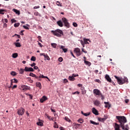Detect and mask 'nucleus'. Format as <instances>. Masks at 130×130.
I'll return each mask as SVG.
<instances>
[{
    "instance_id": "obj_61",
    "label": "nucleus",
    "mask_w": 130,
    "mask_h": 130,
    "mask_svg": "<svg viewBox=\"0 0 130 130\" xmlns=\"http://www.w3.org/2000/svg\"><path fill=\"white\" fill-rule=\"evenodd\" d=\"M81 43L83 47H85V44H84V42L82 41H81Z\"/></svg>"
},
{
    "instance_id": "obj_18",
    "label": "nucleus",
    "mask_w": 130,
    "mask_h": 130,
    "mask_svg": "<svg viewBox=\"0 0 130 130\" xmlns=\"http://www.w3.org/2000/svg\"><path fill=\"white\" fill-rule=\"evenodd\" d=\"M81 90L82 94L83 95H85V94H86L87 92V91L85 89V87H81Z\"/></svg>"
},
{
    "instance_id": "obj_53",
    "label": "nucleus",
    "mask_w": 130,
    "mask_h": 130,
    "mask_svg": "<svg viewBox=\"0 0 130 130\" xmlns=\"http://www.w3.org/2000/svg\"><path fill=\"white\" fill-rule=\"evenodd\" d=\"M72 76L74 77V78H76V77H79V74H72Z\"/></svg>"
},
{
    "instance_id": "obj_40",
    "label": "nucleus",
    "mask_w": 130,
    "mask_h": 130,
    "mask_svg": "<svg viewBox=\"0 0 130 130\" xmlns=\"http://www.w3.org/2000/svg\"><path fill=\"white\" fill-rule=\"evenodd\" d=\"M30 60H31V61H36V57L32 56L30 58Z\"/></svg>"
},
{
    "instance_id": "obj_27",
    "label": "nucleus",
    "mask_w": 130,
    "mask_h": 130,
    "mask_svg": "<svg viewBox=\"0 0 130 130\" xmlns=\"http://www.w3.org/2000/svg\"><path fill=\"white\" fill-rule=\"evenodd\" d=\"M25 71V69H23L22 68L20 69V70H19V74L20 75H22V74H24V72Z\"/></svg>"
},
{
    "instance_id": "obj_6",
    "label": "nucleus",
    "mask_w": 130,
    "mask_h": 130,
    "mask_svg": "<svg viewBox=\"0 0 130 130\" xmlns=\"http://www.w3.org/2000/svg\"><path fill=\"white\" fill-rule=\"evenodd\" d=\"M24 113H25V109L21 108L18 109L17 114L18 115H24Z\"/></svg>"
},
{
    "instance_id": "obj_42",
    "label": "nucleus",
    "mask_w": 130,
    "mask_h": 130,
    "mask_svg": "<svg viewBox=\"0 0 130 130\" xmlns=\"http://www.w3.org/2000/svg\"><path fill=\"white\" fill-rule=\"evenodd\" d=\"M34 15L35 16H39V17H41V15H40V14H39L38 12H35Z\"/></svg>"
},
{
    "instance_id": "obj_57",
    "label": "nucleus",
    "mask_w": 130,
    "mask_h": 130,
    "mask_svg": "<svg viewBox=\"0 0 130 130\" xmlns=\"http://www.w3.org/2000/svg\"><path fill=\"white\" fill-rule=\"evenodd\" d=\"M36 66V63L33 62V63L30 64V67H35Z\"/></svg>"
},
{
    "instance_id": "obj_47",
    "label": "nucleus",
    "mask_w": 130,
    "mask_h": 130,
    "mask_svg": "<svg viewBox=\"0 0 130 130\" xmlns=\"http://www.w3.org/2000/svg\"><path fill=\"white\" fill-rule=\"evenodd\" d=\"M94 82H96V83H99V84H101V81L99 79H95Z\"/></svg>"
},
{
    "instance_id": "obj_30",
    "label": "nucleus",
    "mask_w": 130,
    "mask_h": 130,
    "mask_svg": "<svg viewBox=\"0 0 130 130\" xmlns=\"http://www.w3.org/2000/svg\"><path fill=\"white\" fill-rule=\"evenodd\" d=\"M44 56L45 58L47 59V60H50V58H49V56L47 54H45V55Z\"/></svg>"
},
{
    "instance_id": "obj_23",
    "label": "nucleus",
    "mask_w": 130,
    "mask_h": 130,
    "mask_svg": "<svg viewBox=\"0 0 130 130\" xmlns=\"http://www.w3.org/2000/svg\"><path fill=\"white\" fill-rule=\"evenodd\" d=\"M84 63L86 65V66H88V67H90L91 64H92L90 61H86V60H84Z\"/></svg>"
},
{
    "instance_id": "obj_12",
    "label": "nucleus",
    "mask_w": 130,
    "mask_h": 130,
    "mask_svg": "<svg viewBox=\"0 0 130 130\" xmlns=\"http://www.w3.org/2000/svg\"><path fill=\"white\" fill-rule=\"evenodd\" d=\"M92 110L93 114H95V115H99V113L98 112V111L96 109H95V108H93L92 109Z\"/></svg>"
},
{
    "instance_id": "obj_44",
    "label": "nucleus",
    "mask_w": 130,
    "mask_h": 130,
    "mask_svg": "<svg viewBox=\"0 0 130 130\" xmlns=\"http://www.w3.org/2000/svg\"><path fill=\"white\" fill-rule=\"evenodd\" d=\"M51 46H52V47H53V48H56V44L55 43H52L51 44Z\"/></svg>"
},
{
    "instance_id": "obj_19",
    "label": "nucleus",
    "mask_w": 130,
    "mask_h": 130,
    "mask_svg": "<svg viewBox=\"0 0 130 130\" xmlns=\"http://www.w3.org/2000/svg\"><path fill=\"white\" fill-rule=\"evenodd\" d=\"M73 124H74V128H75V129L79 128V127L81 125L80 124L76 123H74Z\"/></svg>"
},
{
    "instance_id": "obj_52",
    "label": "nucleus",
    "mask_w": 130,
    "mask_h": 130,
    "mask_svg": "<svg viewBox=\"0 0 130 130\" xmlns=\"http://www.w3.org/2000/svg\"><path fill=\"white\" fill-rule=\"evenodd\" d=\"M38 40H39V41H40V42H42V40H41V37L39 36L38 37Z\"/></svg>"
},
{
    "instance_id": "obj_43",
    "label": "nucleus",
    "mask_w": 130,
    "mask_h": 130,
    "mask_svg": "<svg viewBox=\"0 0 130 130\" xmlns=\"http://www.w3.org/2000/svg\"><path fill=\"white\" fill-rule=\"evenodd\" d=\"M13 83H14V80H11V85L8 86V88H12V86H13Z\"/></svg>"
},
{
    "instance_id": "obj_56",
    "label": "nucleus",
    "mask_w": 130,
    "mask_h": 130,
    "mask_svg": "<svg viewBox=\"0 0 130 130\" xmlns=\"http://www.w3.org/2000/svg\"><path fill=\"white\" fill-rule=\"evenodd\" d=\"M23 28H24L25 29H26L27 30H29V27H28V26H26V25H23Z\"/></svg>"
},
{
    "instance_id": "obj_49",
    "label": "nucleus",
    "mask_w": 130,
    "mask_h": 130,
    "mask_svg": "<svg viewBox=\"0 0 130 130\" xmlns=\"http://www.w3.org/2000/svg\"><path fill=\"white\" fill-rule=\"evenodd\" d=\"M72 94L73 95H75V94H78V95H79V94H80V92H79L78 91H77L74 92H73Z\"/></svg>"
},
{
    "instance_id": "obj_1",
    "label": "nucleus",
    "mask_w": 130,
    "mask_h": 130,
    "mask_svg": "<svg viewBox=\"0 0 130 130\" xmlns=\"http://www.w3.org/2000/svg\"><path fill=\"white\" fill-rule=\"evenodd\" d=\"M51 32L52 33L53 35L57 36V37H61V36L63 35V31L59 29H57L55 30H51Z\"/></svg>"
},
{
    "instance_id": "obj_63",
    "label": "nucleus",
    "mask_w": 130,
    "mask_h": 130,
    "mask_svg": "<svg viewBox=\"0 0 130 130\" xmlns=\"http://www.w3.org/2000/svg\"><path fill=\"white\" fill-rule=\"evenodd\" d=\"M77 86H78V87H81V88H82V87H83V84H78L77 85Z\"/></svg>"
},
{
    "instance_id": "obj_33",
    "label": "nucleus",
    "mask_w": 130,
    "mask_h": 130,
    "mask_svg": "<svg viewBox=\"0 0 130 130\" xmlns=\"http://www.w3.org/2000/svg\"><path fill=\"white\" fill-rule=\"evenodd\" d=\"M81 113L82 114H83V115H84V116H89V115H90V113H84L83 112V111H81Z\"/></svg>"
},
{
    "instance_id": "obj_38",
    "label": "nucleus",
    "mask_w": 130,
    "mask_h": 130,
    "mask_svg": "<svg viewBox=\"0 0 130 130\" xmlns=\"http://www.w3.org/2000/svg\"><path fill=\"white\" fill-rule=\"evenodd\" d=\"M37 124L38 125H39L40 126H43V123H42V122H40V121L38 122L37 123Z\"/></svg>"
},
{
    "instance_id": "obj_48",
    "label": "nucleus",
    "mask_w": 130,
    "mask_h": 130,
    "mask_svg": "<svg viewBox=\"0 0 130 130\" xmlns=\"http://www.w3.org/2000/svg\"><path fill=\"white\" fill-rule=\"evenodd\" d=\"M62 60H63V59L62 58V57H60L58 58V61H59L60 62H61V61H62Z\"/></svg>"
},
{
    "instance_id": "obj_50",
    "label": "nucleus",
    "mask_w": 130,
    "mask_h": 130,
    "mask_svg": "<svg viewBox=\"0 0 130 130\" xmlns=\"http://www.w3.org/2000/svg\"><path fill=\"white\" fill-rule=\"evenodd\" d=\"M104 104H105L106 105H108L109 107H110V104H109V102H104Z\"/></svg>"
},
{
    "instance_id": "obj_46",
    "label": "nucleus",
    "mask_w": 130,
    "mask_h": 130,
    "mask_svg": "<svg viewBox=\"0 0 130 130\" xmlns=\"http://www.w3.org/2000/svg\"><path fill=\"white\" fill-rule=\"evenodd\" d=\"M11 75L12 76H16V75H17V74H16V72L15 71H12L11 73Z\"/></svg>"
},
{
    "instance_id": "obj_14",
    "label": "nucleus",
    "mask_w": 130,
    "mask_h": 130,
    "mask_svg": "<svg viewBox=\"0 0 130 130\" xmlns=\"http://www.w3.org/2000/svg\"><path fill=\"white\" fill-rule=\"evenodd\" d=\"M115 130H121L120 129V125H118V124L115 123L114 126Z\"/></svg>"
},
{
    "instance_id": "obj_51",
    "label": "nucleus",
    "mask_w": 130,
    "mask_h": 130,
    "mask_svg": "<svg viewBox=\"0 0 130 130\" xmlns=\"http://www.w3.org/2000/svg\"><path fill=\"white\" fill-rule=\"evenodd\" d=\"M73 25L74 27H78V24H77V23H76V22H73Z\"/></svg>"
},
{
    "instance_id": "obj_32",
    "label": "nucleus",
    "mask_w": 130,
    "mask_h": 130,
    "mask_svg": "<svg viewBox=\"0 0 130 130\" xmlns=\"http://www.w3.org/2000/svg\"><path fill=\"white\" fill-rule=\"evenodd\" d=\"M65 120H66V121H68V122H72V120H71V119H70V118H69V117L66 116L65 118H64Z\"/></svg>"
},
{
    "instance_id": "obj_21",
    "label": "nucleus",
    "mask_w": 130,
    "mask_h": 130,
    "mask_svg": "<svg viewBox=\"0 0 130 130\" xmlns=\"http://www.w3.org/2000/svg\"><path fill=\"white\" fill-rule=\"evenodd\" d=\"M93 104L94 105H95V106H99V105H100V101L98 100H95L93 102Z\"/></svg>"
},
{
    "instance_id": "obj_54",
    "label": "nucleus",
    "mask_w": 130,
    "mask_h": 130,
    "mask_svg": "<svg viewBox=\"0 0 130 130\" xmlns=\"http://www.w3.org/2000/svg\"><path fill=\"white\" fill-rule=\"evenodd\" d=\"M11 80H13V83H18V80L15 78Z\"/></svg>"
},
{
    "instance_id": "obj_45",
    "label": "nucleus",
    "mask_w": 130,
    "mask_h": 130,
    "mask_svg": "<svg viewBox=\"0 0 130 130\" xmlns=\"http://www.w3.org/2000/svg\"><path fill=\"white\" fill-rule=\"evenodd\" d=\"M20 26V23H16L14 24V27L17 28V27H19Z\"/></svg>"
},
{
    "instance_id": "obj_5",
    "label": "nucleus",
    "mask_w": 130,
    "mask_h": 130,
    "mask_svg": "<svg viewBox=\"0 0 130 130\" xmlns=\"http://www.w3.org/2000/svg\"><path fill=\"white\" fill-rule=\"evenodd\" d=\"M20 89L22 91H27V90H30V86H28L25 85H21Z\"/></svg>"
},
{
    "instance_id": "obj_20",
    "label": "nucleus",
    "mask_w": 130,
    "mask_h": 130,
    "mask_svg": "<svg viewBox=\"0 0 130 130\" xmlns=\"http://www.w3.org/2000/svg\"><path fill=\"white\" fill-rule=\"evenodd\" d=\"M45 117H47V119H49V120H53V118H51V116H49V115L48 114L46 113L45 114Z\"/></svg>"
},
{
    "instance_id": "obj_31",
    "label": "nucleus",
    "mask_w": 130,
    "mask_h": 130,
    "mask_svg": "<svg viewBox=\"0 0 130 130\" xmlns=\"http://www.w3.org/2000/svg\"><path fill=\"white\" fill-rule=\"evenodd\" d=\"M18 56V53H14L12 54V57L13 58H17V57Z\"/></svg>"
},
{
    "instance_id": "obj_39",
    "label": "nucleus",
    "mask_w": 130,
    "mask_h": 130,
    "mask_svg": "<svg viewBox=\"0 0 130 130\" xmlns=\"http://www.w3.org/2000/svg\"><path fill=\"white\" fill-rule=\"evenodd\" d=\"M123 82H124V83H128V79H127V78L126 77H124Z\"/></svg>"
},
{
    "instance_id": "obj_8",
    "label": "nucleus",
    "mask_w": 130,
    "mask_h": 130,
    "mask_svg": "<svg viewBox=\"0 0 130 130\" xmlns=\"http://www.w3.org/2000/svg\"><path fill=\"white\" fill-rule=\"evenodd\" d=\"M74 51L75 52V53H76L77 56H80V55H82L81 53V49H80L79 48H75Z\"/></svg>"
},
{
    "instance_id": "obj_25",
    "label": "nucleus",
    "mask_w": 130,
    "mask_h": 130,
    "mask_svg": "<svg viewBox=\"0 0 130 130\" xmlns=\"http://www.w3.org/2000/svg\"><path fill=\"white\" fill-rule=\"evenodd\" d=\"M69 80L70 81H75V80H76V78H75L74 77V76L72 75V76H69Z\"/></svg>"
},
{
    "instance_id": "obj_26",
    "label": "nucleus",
    "mask_w": 130,
    "mask_h": 130,
    "mask_svg": "<svg viewBox=\"0 0 130 130\" xmlns=\"http://www.w3.org/2000/svg\"><path fill=\"white\" fill-rule=\"evenodd\" d=\"M13 12H14V13H16L17 15H20V11L17 9H13Z\"/></svg>"
},
{
    "instance_id": "obj_62",
    "label": "nucleus",
    "mask_w": 130,
    "mask_h": 130,
    "mask_svg": "<svg viewBox=\"0 0 130 130\" xmlns=\"http://www.w3.org/2000/svg\"><path fill=\"white\" fill-rule=\"evenodd\" d=\"M24 30H21L20 31V35H22L23 36V35H24V33H23L24 32Z\"/></svg>"
},
{
    "instance_id": "obj_28",
    "label": "nucleus",
    "mask_w": 130,
    "mask_h": 130,
    "mask_svg": "<svg viewBox=\"0 0 130 130\" xmlns=\"http://www.w3.org/2000/svg\"><path fill=\"white\" fill-rule=\"evenodd\" d=\"M90 123L92 124H94L95 125H99V123H97L96 122L93 121V120H90Z\"/></svg>"
},
{
    "instance_id": "obj_24",
    "label": "nucleus",
    "mask_w": 130,
    "mask_h": 130,
    "mask_svg": "<svg viewBox=\"0 0 130 130\" xmlns=\"http://www.w3.org/2000/svg\"><path fill=\"white\" fill-rule=\"evenodd\" d=\"M60 48V49H62L63 52H67L68 51V49L64 48V46H61Z\"/></svg>"
},
{
    "instance_id": "obj_59",
    "label": "nucleus",
    "mask_w": 130,
    "mask_h": 130,
    "mask_svg": "<svg viewBox=\"0 0 130 130\" xmlns=\"http://www.w3.org/2000/svg\"><path fill=\"white\" fill-rule=\"evenodd\" d=\"M17 87H18V86H17V85H14L12 87V89H16V88H17Z\"/></svg>"
},
{
    "instance_id": "obj_22",
    "label": "nucleus",
    "mask_w": 130,
    "mask_h": 130,
    "mask_svg": "<svg viewBox=\"0 0 130 130\" xmlns=\"http://www.w3.org/2000/svg\"><path fill=\"white\" fill-rule=\"evenodd\" d=\"M29 76L30 77H32V78H35L36 79H38V76H36V75H35L32 73H30L29 74Z\"/></svg>"
},
{
    "instance_id": "obj_10",
    "label": "nucleus",
    "mask_w": 130,
    "mask_h": 130,
    "mask_svg": "<svg viewBox=\"0 0 130 130\" xmlns=\"http://www.w3.org/2000/svg\"><path fill=\"white\" fill-rule=\"evenodd\" d=\"M24 71L25 72H34V69H33V68H32L31 67H25V69H24Z\"/></svg>"
},
{
    "instance_id": "obj_36",
    "label": "nucleus",
    "mask_w": 130,
    "mask_h": 130,
    "mask_svg": "<svg viewBox=\"0 0 130 130\" xmlns=\"http://www.w3.org/2000/svg\"><path fill=\"white\" fill-rule=\"evenodd\" d=\"M36 86L37 87H39L40 89L41 88V83L40 82H37L36 83Z\"/></svg>"
},
{
    "instance_id": "obj_37",
    "label": "nucleus",
    "mask_w": 130,
    "mask_h": 130,
    "mask_svg": "<svg viewBox=\"0 0 130 130\" xmlns=\"http://www.w3.org/2000/svg\"><path fill=\"white\" fill-rule=\"evenodd\" d=\"M78 122H79V123H83L84 122V120L82 118H80L77 120Z\"/></svg>"
},
{
    "instance_id": "obj_15",
    "label": "nucleus",
    "mask_w": 130,
    "mask_h": 130,
    "mask_svg": "<svg viewBox=\"0 0 130 130\" xmlns=\"http://www.w3.org/2000/svg\"><path fill=\"white\" fill-rule=\"evenodd\" d=\"M57 24L59 27H63V23L62 21H61V20H60L57 21Z\"/></svg>"
},
{
    "instance_id": "obj_35",
    "label": "nucleus",
    "mask_w": 130,
    "mask_h": 130,
    "mask_svg": "<svg viewBox=\"0 0 130 130\" xmlns=\"http://www.w3.org/2000/svg\"><path fill=\"white\" fill-rule=\"evenodd\" d=\"M84 41L85 44H89L88 41H90V40L88 39H84Z\"/></svg>"
},
{
    "instance_id": "obj_9",
    "label": "nucleus",
    "mask_w": 130,
    "mask_h": 130,
    "mask_svg": "<svg viewBox=\"0 0 130 130\" xmlns=\"http://www.w3.org/2000/svg\"><path fill=\"white\" fill-rule=\"evenodd\" d=\"M93 92L94 94H95V95H97L98 96H100L102 94L101 91L98 89H93Z\"/></svg>"
},
{
    "instance_id": "obj_3",
    "label": "nucleus",
    "mask_w": 130,
    "mask_h": 130,
    "mask_svg": "<svg viewBox=\"0 0 130 130\" xmlns=\"http://www.w3.org/2000/svg\"><path fill=\"white\" fill-rule=\"evenodd\" d=\"M61 21L63 23L64 27H66L67 28H70V23L67 18L65 17H62Z\"/></svg>"
},
{
    "instance_id": "obj_58",
    "label": "nucleus",
    "mask_w": 130,
    "mask_h": 130,
    "mask_svg": "<svg viewBox=\"0 0 130 130\" xmlns=\"http://www.w3.org/2000/svg\"><path fill=\"white\" fill-rule=\"evenodd\" d=\"M82 52H84V53H87V51H85V49L82 48Z\"/></svg>"
},
{
    "instance_id": "obj_34",
    "label": "nucleus",
    "mask_w": 130,
    "mask_h": 130,
    "mask_svg": "<svg viewBox=\"0 0 130 130\" xmlns=\"http://www.w3.org/2000/svg\"><path fill=\"white\" fill-rule=\"evenodd\" d=\"M14 44L16 47H21V44L20 43H14Z\"/></svg>"
},
{
    "instance_id": "obj_7",
    "label": "nucleus",
    "mask_w": 130,
    "mask_h": 130,
    "mask_svg": "<svg viewBox=\"0 0 130 130\" xmlns=\"http://www.w3.org/2000/svg\"><path fill=\"white\" fill-rule=\"evenodd\" d=\"M107 118H108V116L107 115H104V118L99 117L98 120L101 122H104Z\"/></svg>"
},
{
    "instance_id": "obj_55",
    "label": "nucleus",
    "mask_w": 130,
    "mask_h": 130,
    "mask_svg": "<svg viewBox=\"0 0 130 130\" xmlns=\"http://www.w3.org/2000/svg\"><path fill=\"white\" fill-rule=\"evenodd\" d=\"M11 22L12 23H16V22H17V20H16L15 19H13L11 20Z\"/></svg>"
},
{
    "instance_id": "obj_41",
    "label": "nucleus",
    "mask_w": 130,
    "mask_h": 130,
    "mask_svg": "<svg viewBox=\"0 0 130 130\" xmlns=\"http://www.w3.org/2000/svg\"><path fill=\"white\" fill-rule=\"evenodd\" d=\"M3 12H6V10L0 9V14H2V15H4V14H5V13H3Z\"/></svg>"
},
{
    "instance_id": "obj_4",
    "label": "nucleus",
    "mask_w": 130,
    "mask_h": 130,
    "mask_svg": "<svg viewBox=\"0 0 130 130\" xmlns=\"http://www.w3.org/2000/svg\"><path fill=\"white\" fill-rule=\"evenodd\" d=\"M114 77L117 80V83L119 85H123V84H124V82H123V79L122 78H119L116 76H115Z\"/></svg>"
},
{
    "instance_id": "obj_16",
    "label": "nucleus",
    "mask_w": 130,
    "mask_h": 130,
    "mask_svg": "<svg viewBox=\"0 0 130 130\" xmlns=\"http://www.w3.org/2000/svg\"><path fill=\"white\" fill-rule=\"evenodd\" d=\"M39 79H41V78L42 79H47L48 80V81H50V79H49V78H48V77L47 76H44V75H41L40 74V75L39 76Z\"/></svg>"
},
{
    "instance_id": "obj_60",
    "label": "nucleus",
    "mask_w": 130,
    "mask_h": 130,
    "mask_svg": "<svg viewBox=\"0 0 130 130\" xmlns=\"http://www.w3.org/2000/svg\"><path fill=\"white\" fill-rule=\"evenodd\" d=\"M40 8V6H35V7H34V9H39Z\"/></svg>"
},
{
    "instance_id": "obj_64",
    "label": "nucleus",
    "mask_w": 130,
    "mask_h": 130,
    "mask_svg": "<svg viewBox=\"0 0 130 130\" xmlns=\"http://www.w3.org/2000/svg\"><path fill=\"white\" fill-rule=\"evenodd\" d=\"M34 70H38V67L37 66H34Z\"/></svg>"
},
{
    "instance_id": "obj_29",
    "label": "nucleus",
    "mask_w": 130,
    "mask_h": 130,
    "mask_svg": "<svg viewBox=\"0 0 130 130\" xmlns=\"http://www.w3.org/2000/svg\"><path fill=\"white\" fill-rule=\"evenodd\" d=\"M56 5H57V6H58V7H62V4L58 1H57L56 2Z\"/></svg>"
},
{
    "instance_id": "obj_2",
    "label": "nucleus",
    "mask_w": 130,
    "mask_h": 130,
    "mask_svg": "<svg viewBox=\"0 0 130 130\" xmlns=\"http://www.w3.org/2000/svg\"><path fill=\"white\" fill-rule=\"evenodd\" d=\"M116 118L118 119L120 126L123 125L126 122V118L124 116H116Z\"/></svg>"
},
{
    "instance_id": "obj_11",
    "label": "nucleus",
    "mask_w": 130,
    "mask_h": 130,
    "mask_svg": "<svg viewBox=\"0 0 130 130\" xmlns=\"http://www.w3.org/2000/svg\"><path fill=\"white\" fill-rule=\"evenodd\" d=\"M121 127L123 130H129V127H128V125H127V124H126L125 125H124V124L122 125L121 126Z\"/></svg>"
},
{
    "instance_id": "obj_17",
    "label": "nucleus",
    "mask_w": 130,
    "mask_h": 130,
    "mask_svg": "<svg viewBox=\"0 0 130 130\" xmlns=\"http://www.w3.org/2000/svg\"><path fill=\"white\" fill-rule=\"evenodd\" d=\"M105 79L107 80L108 82H109V83H111L112 80L110 77H109V75H106L105 76Z\"/></svg>"
},
{
    "instance_id": "obj_13",
    "label": "nucleus",
    "mask_w": 130,
    "mask_h": 130,
    "mask_svg": "<svg viewBox=\"0 0 130 130\" xmlns=\"http://www.w3.org/2000/svg\"><path fill=\"white\" fill-rule=\"evenodd\" d=\"M47 97L45 95L43 96L41 99H40V102L41 103H43L44 101H46L47 100Z\"/></svg>"
}]
</instances>
